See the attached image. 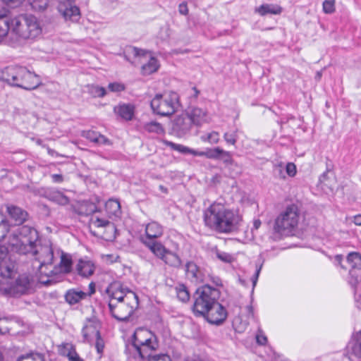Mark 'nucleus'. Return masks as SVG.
I'll use <instances>...</instances> for the list:
<instances>
[{"label":"nucleus","mask_w":361,"mask_h":361,"mask_svg":"<svg viewBox=\"0 0 361 361\" xmlns=\"http://www.w3.org/2000/svg\"><path fill=\"white\" fill-rule=\"evenodd\" d=\"M15 262L7 258L5 248L0 249V294L7 297L20 298L34 292V281L26 274L12 278Z\"/></svg>","instance_id":"nucleus-1"},{"label":"nucleus","mask_w":361,"mask_h":361,"mask_svg":"<svg viewBox=\"0 0 361 361\" xmlns=\"http://www.w3.org/2000/svg\"><path fill=\"white\" fill-rule=\"evenodd\" d=\"M109 296V310L116 319L126 321L138 307V297L119 281L111 283L106 289Z\"/></svg>","instance_id":"nucleus-2"},{"label":"nucleus","mask_w":361,"mask_h":361,"mask_svg":"<svg viewBox=\"0 0 361 361\" xmlns=\"http://www.w3.org/2000/svg\"><path fill=\"white\" fill-rule=\"evenodd\" d=\"M205 225L220 233H228L238 229L242 216L237 211L227 208L219 202H214L204 211Z\"/></svg>","instance_id":"nucleus-3"},{"label":"nucleus","mask_w":361,"mask_h":361,"mask_svg":"<svg viewBox=\"0 0 361 361\" xmlns=\"http://www.w3.org/2000/svg\"><path fill=\"white\" fill-rule=\"evenodd\" d=\"M39 238L38 232L35 228L29 226H23L14 231L8 238V247L0 246L5 248L7 258L11 261L8 252L19 255H27L33 250V245Z\"/></svg>","instance_id":"nucleus-4"},{"label":"nucleus","mask_w":361,"mask_h":361,"mask_svg":"<svg viewBox=\"0 0 361 361\" xmlns=\"http://www.w3.org/2000/svg\"><path fill=\"white\" fill-rule=\"evenodd\" d=\"M2 78L8 84L27 90L36 89L41 81L38 75L22 66H9L2 73Z\"/></svg>","instance_id":"nucleus-5"},{"label":"nucleus","mask_w":361,"mask_h":361,"mask_svg":"<svg viewBox=\"0 0 361 361\" xmlns=\"http://www.w3.org/2000/svg\"><path fill=\"white\" fill-rule=\"evenodd\" d=\"M11 33L20 39H33L42 34V27L33 15H19L13 18Z\"/></svg>","instance_id":"nucleus-6"},{"label":"nucleus","mask_w":361,"mask_h":361,"mask_svg":"<svg viewBox=\"0 0 361 361\" xmlns=\"http://www.w3.org/2000/svg\"><path fill=\"white\" fill-rule=\"evenodd\" d=\"M123 56L126 61L136 65L142 63L141 71L145 75L156 72L159 67L158 60L152 55L150 51L140 49L135 47H126L123 51Z\"/></svg>","instance_id":"nucleus-7"},{"label":"nucleus","mask_w":361,"mask_h":361,"mask_svg":"<svg viewBox=\"0 0 361 361\" xmlns=\"http://www.w3.org/2000/svg\"><path fill=\"white\" fill-rule=\"evenodd\" d=\"M132 346L137 353L138 356L145 360L159 348L157 336L151 331L144 329H137L132 338Z\"/></svg>","instance_id":"nucleus-8"},{"label":"nucleus","mask_w":361,"mask_h":361,"mask_svg":"<svg viewBox=\"0 0 361 361\" xmlns=\"http://www.w3.org/2000/svg\"><path fill=\"white\" fill-rule=\"evenodd\" d=\"M219 291L209 286H203L194 294L192 310L197 316H205L209 307L218 300Z\"/></svg>","instance_id":"nucleus-9"},{"label":"nucleus","mask_w":361,"mask_h":361,"mask_svg":"<svg viewBox=\"0 0 361 361\" xmlns=\"http://www.w3.org/2000/svg\"><path fill=\"white\" fill-rule=\"evenodd\" d=\"M179 104L178 94L172 91L157 94L150 104L153 112L163 116L173 114Z\"/></svg>","instance_id":"nucleus-10"},{"label":"nucleus","mask_w":361,"mask_h":361,"mask_svg":"<svg viewBox=\"0 0 361 361\" xmlns=\"http://www.w3.org/2000/svg\"><path fill=\"white\" fill-rule=\"evenodd\" d=\"M299 219L298 207L295 204L290 205L277 216L273 229L280 235L288 234L297 227Z\"/></svg>","instance_id":"nucleus-11"},{"label":"nucleus","mask_w":361,"mask_h":361,"mask_svg":"<svg viewBox=\"0 0 361 361\" xmlns=\"http://www.w3.org/2000/svg\"><path fill=\"white\" fill-rule=\"evenodd\" d=\"M32 256H35L36 260L39 262V269L41 274L48 276L46 271L42 270L44 267L51 265L54 259V250L50 244H46L37 246L36 243L33 245V250L30 252Z\"/></svg>","instance_id":"nucleus-12"},{"label":"nucleus","mask_w":361,"mask_h":361,"mask_svg":"<svg viewBox=\"0 0 361 361\" xmlns=\"http://www.w3.org/2000/svg\"><path fill=\"white\" fill-rule=\"evenodd\" d=\"M76 0H59L58 11L66 21L77 23L81 17Z\"/></svg>","instance_id":"nucleus-13"},{"label":"nucleus","mask_w":361,"mask_h":361,"mask_svg":"<svg viewBox=\"0 0 361 361\" xmlns=\"http://www.w3.org/2000/svg\"><path fill=\"white\" fill-rule=\"evenodd\" d=\"M192 127V122L186 111L177 116L172 123V130L178 137H183L188 134Z\"/></svg>","instance_id":"nucleus-14"},{"label":"nucleus","mask_w":361,"mask_h":361,"mask_svg":"<svg viewBox=\"0 0 361 361\" xmlns=\"http://www.w3.org/2000/svg\"><path fill=\"white\" fill-rule=\"evenodd\" d=\"M204 317L210 324L219 325L226 319L227 312L217 300L209 308L208 312L205 313Z\"/></svg>","instance_id":"nucleus-15"},{"label":"nucleus","mask_w":361,"mask_h":361,"mask_svg":"<svg viewBox=\"0 0 361 361\" xmlns=\"http://www.w3.org/2000/svg\"><path fill=\"white\" fill-rule=\"evenodd\" d=\"M100 324L96 319H90L85 322L82 333L85 341L91 343L94 338L100 335Z\"/></svg>","instance_id":"nucleus-16"},{"label":"nucleus","mask_w":361,"mask_h":361,"mask_svg":"<svg viewBox=\"0 0 361 361\" xmlns=\"http://www.w3.org/2000/svg\"><path fill=\"white\" fill-rule=\"evenodd\" d=\"M95 270V263L87 257L78 259L75 264V271L77 274L82 278L90 277L94 274Z\"/></svg>","instance_id":"nucleus-17"},{"label":"nucleus","mask_w":361,"mask_h":361,"mask_svg":"<svg viewBox=\"0 0 361 361\" xmlns=\"http://www.w3.org/2000/svg\"><path fill=\"white\" fill-rule=\"evenodd\" d=\"M192 126H200L204 123H209L210 118L207 111L199 107H190L186 110Z\"/></svg>","instance_id":"nucleus-18"},{"label":"nucleus","mask_w":361,"mask_h":361,"mask_svg":"<svg viewBox=\"0 0 361 361\" xmlns=\"http://www.w3.org/2000/svg\"><path fill=\"white\" fill-rule=\"evenodd\" d=\"M6 211L15 225L23 224L28 218V214L26 211L13 204H7Z\"/></svg>","instance_id":"nucleus-19"},{"label":"nucleus","mask_w":361,"mask_h":361,"mask_svg":"<svg viewBox=\"0 0 361 361\" xmlns=\"http://www.w3.org/2000/svg\"><path fill=\"white\" fill-rule=\"evenodd\" d=\"M186 277L192 283L204 281V274L197 265L193 262H188L185 265Z\"/></svg>","instance_id":"nucleus-20"},{"label":"nucleus","mask_w":361,"mask_h":361,"mask_svg":"<svg viewBox=\"0 0 361 361\" xmlns=\"http://www.w3.org/2000/svg\"><path fill=\"white\" fill-rule=\"evenodd\" d=\"M89 228L92 233L94 235H97L95 228H109L111 231L115 230L114 224L111 223L105 218L99 216L97 214H93L90 219Z\"/></svg>","instance_id":"nucleus-21"},{"label":"nucleus","mask_w":361,"mask_h":361,"mask_svg":"<svg viewBox=\"0 0 361 361\" xmlns=\"http://www.w3.org/2000/svg\"><path fill=\"white\" fill-rule=\"evenodd\" d=\"M142 242L159 259L163 257L168 250L160 241L156 240H144V238H142Z\"/></svg>","instance_id":"nucleus-22"},{"label":"nucleus","mask_w":361,"mask_h":361,"mask_svg":"<svg viewBox=\"0 0 361 361\" xmlns=\"http://www.w3.org/2000/svg\"><path fill=\"white\" fill-rule=\"evenodd\" d=\"M59 353L68 357V361H84L75 350V346L71 343H63L58 347Z\"/></svg>","instance_id":"nucleus-23"},{"label":"nucleus","mask_w":361,"mask_h":361,"mask_svg":"<svg viewBox=\"0 0 361 361\" xmlns=\"http://www.w3.org/2000/svg\"><path fill=\"white\" fill-rule=\"evenodd\" d=\"M13 18L9 16L7 10L0 11V39H4L9 32H11Z\"/></svg>","instance_id":"nucleus-24"},{"label":"nucleus","mask_w":361,"mask_h":361,"mask_svg":"<svg viewBox=\"0 0 361 361\" xmlns=\"http://www.w3.org/2000/svg\"><path fill=\"white\" fill-rule=\"evenodd\" d=\"M163 227L155 221L147 224L145 226L146 238L145 240H155L162 236Z\"/></svg>","instance_id":"nucleus-25"},{"label":"nucleus","mask_w":361,"mask_h":361,"mask_svg":"<svg viewBox=\"0 0 361 361\" xmlns=\"http://www.w3.org/2000/svg\"><path fill=\"white\" fill-rule=\"evenodd\" d=\"M161 260L166 265L173 267L179 268L182 264L180 257L174 252L167 250Z\"/></svg>","instance_id":"nucleus-26"},{"label":"nucleus","mask_w":361,"mask_h":361,"mask_svg":"<svg viewBox=\"0 0 361 361\" xmlns=\"http://www.w3.org/2000/svg\"><path fill=\"white\" fill-rule=\"evenodd\" d=\"M87 296V294L82 290L78 289H70L65 295L66 301L70 305H75L84 300Z\"/></svg>","instance_id":"nucleus-27"},{"label":"nucleus","mask_w":361,"mask_h":361,"mask_svg":"<svg viewBox=\"0 0 361 361\" xmlns=\"http://www.w3.org/2000/svg\"><path fill=\"white\" fill-rule=\"evenodd\" d=\"M47 198L58 204L65 206L69 204V198L62 192L57 190H50L47 192Z\"/></svg>","instance_id":"nucleus-28"},{"label":"nucleus","mask_w":361,"mask_h":361,"mask_svg":"<svg viewBox=\"0 0 361 361\" xmlns=\"http://www.w3.org/2000/svg\"><path fill=\"white\" fill-rule=\"evenodd\" d=\"M82 135L85 138L96 144L104 145H111V141L107 137L97 132L87 130L83 132Z\"/></svg>","instance_id":"nucleus-29"},{"label":"nucleus","mask_w":361,"mask_h":361,"mask_svg":"<svg viewBox=\"0 0 361 361\" xmlns=\"http://www.w3.org/2000/svg\"><path fill=\"white\" fill-rule=\"evenodd\" d=\"M255 12L262 16L267 14L279 15L282 12V8L276 4H264L256 8Z\"/></svg>","instance_id":"nucleus-30"},{"label":"nucleus","mask_w":361,"mask_h":361,"mask_svg":"<svg viewBox=\"0 0 361 361\" xmlns=\"http://www.w3.org/2000/svg\"><path fill=\"white\" fill-rule=\"evenodd\" d=\"M349 349L352 355L357 358H361V330L353 336Z\"/></svg>","instance_id":"nucleus-31"},{"label":"nucleus","mask_w":361,"mask_h":361,"mask_svg":"<svg viewBox=\"0 0 361 361\" xmlns=\"http://www.w3.org/2000/svg\"><path fill=\"white\" fill-rule=\"evenodd\" d=\"M59 264V272L68 274L72 271L73 261L70 255L61 252Z\"/></svg>","instance_id":"nucleus-32"},{"label":"nucleus","mask_w":361,"mask_h":361,"mask_svg":"<svg viewBox=\"0 0 361 361\" xmlns=\"http://www.w3.org/2000/svg\"><path fill=\"white\" fill-rule=\"evenodd\" d=\"M105 209L109 217H118L121 214L120 202L116 200H109L105 204Z\"/></svg>","instance_id":"nucleus-33"},{"label":"nucleus","mask_w":361,"mask_h":361,"mask_svg":"<svg viewBox=\"0 0 361 361\" xmlns=\"http://www.w3.org/2000/svg\"><path fill=\"white\" fill-rule=\"evenodd\" d=\"M115 112L125 120H131L133 116V106L130 104H120L114 108Z\"/></svg>","instance_id":"nucleus-34"},{"label":"nucleus","mask_w":361,"mask_h":361,"mask_svg":"<svg viewBox=\"0 0 361 361\" xmlns=\"http://www.w3.org/2000/svg\"><path fill=\"white\" fill-rule=\"evenodd\" d=\"M223 149L220 147L207 148L206 151H198L197 157H205L211 159H220Z\"/></svg>","instance_id":"nucleus-35"},{"label":"nucleus","mask_w":361,"mask_h":361,"mask_svg":"<svg viewBox=\"0 0 361 361\" xmlns=\"http://www.w3.org/2000/svg\"><path fill=\"white\" fill-rule=\"evenodd\" d=\"M347 262L352 269H361V254L356 252H350L347 256Z\"/></svg>","instance_id":"nucleus-36"},{"label":"nucleus","mask_w":361,"mask_h":361,"mask_svg":"<svg viewBox=\"0 0 361 361\" xmlns=\"http://www.w3.org/2000/svg\"><path fill=\"white\" fill-rule=\"evenodd\" d=\"M167 145L171 147L173 150L179 152L182 154H190L194 156H197L198 151L189 148L186 146L180 144H176L172 142H167Z\"/></svg>","instance_id":"nucleus-37"},{"label":"nucleus","mask_w":361,"mask_h":361,"mask_svg":"<svg viewBox=\"0 0 361 361\" xmlns=\"http://www.w3.org/2000/svg\"><path fill=\"white\" fill-rule=\"evenodd\" d=\"M200 140L204 142L215 145L219 142V133L216 131L206 133L200 136Z\"/></svg>","instance_id":"nucleus-38"},{"label":"nucleus","mask_w":361,"mask_h":361,"mask_svg":"<svg viewBox=\"0 0 361 361\" xmlns=\"http://www.w3.org/2000/svg\"><path fill=\"white\" fill-rule=\"evenodd\" d=\"M17 361H45V358L41 353L31 352L20 355Z\"/></svg>","instance_id":"nucleus-39"},{"label":"nucleus","mask_w":361,"mask_h":361,"mask_svg":"<svg viewBox=\"0 0 361 361\" xmlns=\"http://www.w3.org/2000/svg\"><path fill=\"white\" fill-rule=\"evenodd\" d=\"M175 289L177 297L180 301L185 302L189 300L190 293L184 284H178Z\"/></svg>","instance_id":"nucleus-40"},{"label":"nucleus","mask_w":361,"mask_h":361,"mask_svg":"<svg viewBox=\"0 0 361 361\" xmlns=\"http://www.w3.org/2000/svg\"><path fill=\"white\" fill-rule=\"evenodd\" d=\"M145 130L149 133H155L157 134H162L164 129L160 123L157 122H149L145 125Z\"/></svg>","instance_id":"nucleus-41"},{"label":"nucleus","mask_w":361,"mask_h":361,"mask_svg":"<svg viewBox=\"0 0 361 361\" xmlns=\"http://www.w3.org/2000/svg\"><path fill=\"white\" fill-rule=\"evenodd\" d=\"M88 92L94 97H103L106 94V90L98 85L88 86Z\"/></svg>","instance_id":"nucleus-42"},{"label":"nucleus","mask_w":361,"mask_h":361,"mask_svg":"<svg viewBox=\"0 0 361 361\" xmlns=\"http://www.w3.org/2000/svg\"><path fill=\"white\" fill-rule=\"evenodd\" d=\"M50 0H30V4L35 11H44L48 6Z\"/></svg>","instance_id":"nucleus-43"},{"label":"nucleus","mask_w":361,"mask_h":361,"mask_svg":"<svg viewBox=\"0 0 361 361\" xmlns=\"http://www.w3.org/2000/svg\"><path fill=\"white\" fill-rule=\"evenodd\" d=\"M335 0H325L323 2V11L325 13H332L335 11Z\"/></svg>","instance_id":"nucleus-44"},{"label":"nucleus","mask_w":361,"mask_h":361,"mask_svg":"<svg viewBox=\"0 0 361 361\" xmlns=\"http://www.w3.org/2000/svg\"><path fill=\"white\" fill-rule=\"evenodd\" d=\"M216 257L219 259L226 263H231L234 260L233 255L224 252L218 251L216 252Z\"/></svg>","instance_id":"nucleus-45"},{"label":"nucleus","mask_w":361,"mask_h":361,"mask_svg":"<svg viewBox=\"0 0 361 361\" xmlns=\"http://www.w3.org/2000/svg\"><path fill=\"white\" fill-rule=\"evenodd\" d=\"M224 138L228 144L235 145L237 142L238 135L236 132L232 133H225L224 134Z\"/></svg>","instance_id":"nucleus-46"},{"label":"nucleus","mask_w":361,"mask_h":361,"mask_svg":"<svg viewBox=\"0 0 361 361\" xmlns=\"http://www.w3.org/2000/svg\"><path fill=\"white\" fill-rule=\"evenodd\" d=\"M148 361H171L169 355L166 354L160 355H150L149 357H146Z\"/></svg>","instance_id":"nucleus-47"},{"label":"nucleus","mask_w":361,"mask_h":361,"mask_svg":"<svg viewBox=\"0 0 361 361\" xmlns=\"http://www.w3.org/2000/svg\"><path fill=\"white\" fill-rule=\"evenodd\" d=\"M108 89L113 92H120L125 90V85L121 82H112L109 84Z\"/></svg>","instance_id":"nucleus-48"},{"label":"nucleus","mask_w":361,"mask_h":361,"mask_svg":"<svg viewBox=\"0 0 361 361\" xmlns=\"http://www.w3.org/2000/svg\"><path fill=\"white\" fill-rule=\"evenodd\" d=\"M95 340V348L97 349V351L99 354H102L104 350V343L103 339L101 338V336L99 335V336H97L94 338Z\"/></svg>","instance_id":"nucleus-49"},{"label":"nucleus","mask_w":361,"mask_h":361,"mask_svg":"<svg viewBox=\"0 0 361 361\" xmlns=\"http://www.w3.org/2000/svg\"><path fill=\"white\" fill-rule=\"evenodd\" d=\"M221 159H222L225 164H231L233 161L231 153L223 149V152L221 154Z\"/></svg>","instance_id":"nucleus-50"},{"label":"nucleus","mask_w":361,"mask_h":361,"mask_svg":"<svg viewBox=\"0 0 361 361\" xmlns=\"http://www.w3.org/2000/svg\"><path fill=\"white\" fill-rule=\"evenodd\" d=\"M178 12L180 14L183 16H187L188 14L189 10L186 2L184 1L179 4Z\"/></svg>","instance_id":"nucleus-51"},{"label":"nucleus","mask_w":361,"mask_h":361,"mask_svg":"<svg viewBox=\"0 0 361 361\" xmlns=\"http://www.w3.org/2000/svg\"><path fill=\"white\" fill-rule=\"evenodd\" d=\"M286 172L290 176H294L296 173V166L293 163H288L286 165Z\"/></svg>","instance_id":"nucleus-52"},{"label":"nucleus","mask_w":361,"mask_h":361,"mask_svg":"<svg viewBox=\"0 0 361 361\" xmlns=\"http://www.w3.org/2000/svg\"><path fill=\"white\" fill-rule=\"evenodd\" d=\"M256 339L257 343L260 345H264L267 341V337L262 334L261 331H259L258 334H257Z\"/></svg>","instance_id":"nucleus-53"},{"label":"nucleus","mask_w":361,"mask_h":361,"mask_svg":"<svg viewBox=\"0 0 361 361\" xmlns=\"http://www.w3.org/2000/svg\"><path fill=\"white\" fill-rule=\"evenodd\" d=\"M260 271H261V266L257 267L256 271H255V274L252 276L251 278V280H252V286H253V288L256 286L257 284V280H258V277H259V273H260Z\"/></svg>","instance_id":"nucleus-54"},{"label":"nucleus","mask_w":361,"mask_h":361,"mask_svg":"<svg viewBox=\"0 0 361 361\" xmlns=\"http://www.w3.org/2000/svg\"><path fill=\"white\" fill-rule=\"evenodd\" d=\"M88 209H87L85 212H81L82 214H84L85 215H88L92 213H94L96 210V206L93 204H89L88 205Z\"/></svg>","instance_id":"nucleus-55"},{"label":"nucleus","mask_w":361,"mask_h":361,"mask_svg":"<svg viewBox=\"0 0 361 361\" xmlns=\"http://www.w3.org/2000/svg\"><path fill=\"white\" fill-rule=\"evenodd\" d=\"M246 310L247 312V317L252 318L253 319H255V314H254V310L252 305H247L246 307Z\"/></svg>","instance_id":"nucleus-56"},{"label":"nucleus","mask_w":361,"mask_h":361,"mask_svg":"<svg viewBox=\"0 0 361 361\" xmlns=\"http://www.w3.org/2000/svg\"><path fill=\"white\" fill-rule=\"evenodd\" d=\"M51 178L55 183H61L63 180V178L61 174H52Z\"/></svg>","instance_id":"nucleus-57"},{"label":"nucleus","mask_w":361,"mask_h":361,"mask_svg":"<svg viewBox=\"0 0 361 361\" xmlns=\"http://www.w3.org/2000/svg\"><path fill=\"white\" fill-rule=\"evenodd\" d=\"M262 224V222L259 219H254L253 221V227L252 228V232H253L254 230H257Z\"/></svg>","instance_id":"nucleus-58"},{"label":"nucleus","mask_w":361,"mask_h":361,"mask_svg":"<svg viewBox=\"0 0 361 361\" xmlns=\"http://www.w3.org/2000/svg\"><path fill=\"white\" fill-rule=\"evenodd\" d=\"M353 222L357 226H361V214L354 216Z\"/></svg>","instance_id":"nucleus-59"},{"label":"nucleus","mask_w":361,"mask_h":361,"mask_svg":"<svg viewBox=\"0 0 361 361\" xmlns=\"http://www.w3.org/2000/svg\"><path fill=\"white\" fill-rule=\"evenodd\" d=\"M89 288H90V293H87V296H90L91 295L94 294V292H95V284L93 282H91L90 284H89Z\"/></svg>","instance_id":"nucleus-60"},{"label":"nucleus","mask_w":361,"mask_h":361,"mask_svg":"<svg viewBox=\"0 0 361 361\" xmlns=\"http://www.w3.org/2000/svg\"><path fill=\"white\" fill-rule=\"evenodd\" d=\"M7 4H19L22 0H3Z\"/></svg>","instance_id":"nucleus-61"},{"label":"nucleus","mask_w":361,"mask_h":361,"mask_svg":"<svg viewBox=\"0 0 361 361\" xmlns=\"http://www.w3.org/2000/svg\"><path fill=\"white\" fill-rule=\"evenodd\" d=\"M342 259H343V257L342 255H337L335 256V262L341 266V262H342Z\"/></svg>","instance_id":"nucleus-62"},{"label":"nucleus","mask_w":361,"mask_h":361,"mask_svg":"<svg viewBox=\"0 0 361 361\" xmlns=\"http://www.w3.org/2000/svg\"><path fill=\"white\" fill-rule=\"evenodd\" d=\"M106 260L111 261V262H113L114 261H116V259L118 258V257H114L113 255H108L106 257Z\"/></svg>","instance_id":"nucleus-63"},{"label":"nucleus","mask_w":361,"mask_h":361,"mask_svg":"<svg viewBox=\"0 0 361 361\" xmlns=\"http://www.w3.org/2000/svg\"><path fill=\"white\" fill-rule=\"evenodd\" d=\"M159 190H160L162 192H164V193H167V192H168L167 188H165V187H164V185H160L159 186Z\"/></svg>","instance_id":"nucleus-64"}]
</instances>
